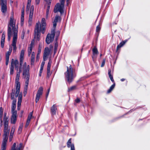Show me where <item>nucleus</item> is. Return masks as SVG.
<instances>
[{"label":"nucleus","mask_w":150,"mask_h":150,"mask_svg":"<svg viewBox=\"0 0 150 150\" xmlns=\"http://www.w3.org/2000/svg\"><path fill=\"white\" fill-rule=\"evenodd\" d=\"M24 59V57L20 56V67H22V65Z\"/></svg>","instance_id":"72a5a7b5"},{"label":"nucleus","mask_w":150,"mask_h":150,"mask_svg":"<svg viewBox=\"0 0 150 150\" xmlns=\"http://www.w3.org/2000/svg\"><path fill=\"white\" fill-rule=\"evenodd\" d=\"M61 20V17L58 15H56L54 21L57 23L58 22L60 21Z\"/></svg>","instance_id":"c756f323"},{"label":"nucleus","mask_w":150,"mask_h":150,"mask_svg":"<svg viewBox=\"0 0 150 150\" xmlns=\"http://www.w3.org/2000/svg\"><path fill=\"white\" fill-rule=\"evenodd\" d=\"M64 6L60 5L59 3H57L55 5L54 12L56 13L59 12L61 15L64 12Z\"/></svg>","instance_id":"0eeeda50"},{"label":"nucleus","mask_w":150,"mask_h":150,"mask_svg":"<svg viewBox=\"0 0 150 150\" xmlns=\"http://www.w3.org/2000/svg\"><path fill=\"white\" fill-rule=\"evenodd\" d=\"M17 31H16V30H15V34L13 36V40L12 43L11 44V46L13 47V52H15L16 51L17 47H16V42L17 40V37L16 35V33Z\"/></svg>","instance_id":"1a4fd4ad"},{"label":"nucleus","mask_w":150,"mask_h":150,"mask_svg":"<svg viewBox=\"0 0 150 150\" xmlns=\"http://www.w3.org/2000/svg\"><path fill=\"white\" fill-rule=\"evenodd\" d=\"M9 58H6V65H7L8 64L9 62Z\"/></svg>","instance_id":"3c124183"},{"label":"nucleus","mask_w":150,"mask_h":150,"mask_svg":"<svg viewBox=\"0 0 150 150\" xmlns=\"http://www.w3.org/2000/svg\"><path fill=\"white\" fill-rule=\"evenodd\" d=\"M13 134H10L9 136V141H11L13 137Z\"/></svg>","instance_id":"bf43d9fd"},{"label":"nucleus","mask_w":150,"mask_h":150,"mask_svg":"<svg viewBox=\"0 0 150 150\" xmlns=\"http://www.w3.org/2000/svg\"><path fill=\"white\" fill-rule=\"evenodd\" d=\"M7 141H3L1 144V150H6V148Z\"/></svg>","instance_id":"a878e982"},{"label":"nucleus","mask_w":150,"mask_h":150,"mask_svg":"<svg viewBox=\"0 0 150 150\" xmlns=\"http://www.w3.org/2000/svg\"><path fill=\"white\" fill-rule=\"evenodd\" d=\"M45 61H44L42 62V63H41V68H43V67H44V64H45Z\"/></svg>","instance_id":"13d9d810"},{"label":"nucleus","mask_w":150,"mask_h":150,"mask_svg":"<svg viewBox=\"0 0 150 150\" xmlns=\"http://www.w3.org/2000/svg\"><path fill=\"white\" fill-rule=\"evenodd\" d=\"M67 146L68 148L71 147V150H75L74 144H72L71 141H68L67 142Z\"/></svg>","instance_id":"5701e85b"},{"label":"nucleus","mask_w":150,"mask_h":150,"mask_svg":"<svg viewBox=\"0 0 150 150\" xmlns=\"http://www.w3.org/2000/svg\"><path fill=\"white\" fill-rule=\"evenodd\" d=\"M4 121V133H9V129L8 127V118H5L4 117L3 120Z\"/></svg>","instance_id":"9b49d317"},{"label":"nucleus","mask_w":150,"mask_h":150,"mask_svg":"<svg viewBox=\"0 0 150 150\" xmlns=\"http://www.w3.org/2000/svg\"><path fill=\"white\" fill-rule=\"evenodd\" d=\"M14 67L13 66L12 64H11L10 67V74L11 75H12L14 72Z\"/></svg>","instance_id":"f704fd0d"},{"label":"nucleus","mask_w":150,"mask_h":150,"mask_svg":"<svg viewBox=\"0 0 150 150\" xmlns=\"http://www.w3.org/2000/svg\"><path fill=\"white\" fill-rule=\"evenodd\" d=\"M3 110L2 107L0 108V121H1V123H2V118L3 115Z\"/></svg>","instance_id":"cd10ccee"},{"label":"nucleus","mask_w":150,"mask_h":150,"mask_svg":"<svg viewBox=\"0 0 150 150\" xmlns=\"http://www.w3.org/2000/svg\"><path fill=\"white\" fill-rule=\"evenodd\" d=\"M16 93H15V90L13 91L12 90V91L11 92V99L13 100L14 99H15L14 98V97L15 96L16 98H17L18 96L17 97H16Z\"/></svg>","instance_id":"7c9ffc66"},{"label":"nucleus","mask_w":150,"mask_h":150,"mask_svg":"<svg viewBox=\"0 0 150 150\" xmlns=\"http://www.w3.org/2000/svg\"><path fill=\"white\" fill-rule=\"evenodd\" d=\"M25 29H23L22 30V34H21V38L22 39H23L24 38V35L25 32Z\"/></svg>","instance_id":"58836bf2"},{"label":"nucleus","mask_w":150,"mask_h":150,"mask_svg":"<svg viewBox=\"0 0 150 150\" xmlns=\"http://www.w3.org/2000/svg\"><path fill=\"white\" fill-rule=\"evenodd\" d=\"M35 62V58H31V64L33 65L34 64Z\"/></svg>","instance_id":"a18cd8bd"},{"label":"nucleus","mask_w":150,"mask_h":150,"mask_svg":"<svg viewBox=\"0 0 150 150\" xmlns=\"http://www.w3.org/2000/svg\"><path fill=\"white\" fill-rule=\"evenodd\" d=\"M55 29H52L50 33H48L46 38V42L47 44H49L52 42L55 35Z\"/></svg>","instance_id":"423d86ee"},{"label":"nucleus","mask_w":150,"mask_h":150,"mask_svg":"<svg viewBox=\"0 0 150 150\" xmlns=\"http://www.w3.org/2000/svg\"><path fill=\"white\" fill-rule=\"evenodd\" d=\"M5 35L4 34V33H3L2 34L1 40L5 41Z\"/></svg>","instance_id":"de8ad7c7"},{"label":"nucleus","mask_w":150,"mask_h":150,"mask_svg":"<svg viewBox=\"0 0 150 150\" xmlns=\"http://www.w3.org/2000/svg\"><path fill=\"white\" fill-rule=\"evenodd\" d=\"M15 22L13 21V17L11 16L10 18V21L9 23V24L8 26V40L9 41L11 39V36L12 34L11 29L12 28V30L13 32L14 35L15 34V30H16L17 31L16 35H17L18 30L17 28L15 27Z\"/></svg>","instance_id":"7ed1b4c3"},{"label":"nucleus","mask_w":150,"mask_h":150,"mask_svg":"<svg viewBox=\"0 0 150 150\" xmlns=\"http://www.w3.org/2000/svg\"><path fill=\"white\" fill-rule=\"evenodd\" d=\"M30 66L28 65L27 66V64L26 62H24L23 65V75L25 74H30Z\"/></svg>","instance_id":"ddd939ff"},{"label":"nucleus","mask_w":150,"mask_h":150,"mask_svg":"<svg viewBox=\"0 0 150 150\" xmlns=\"http://www.w3.org/2000/svg\"><path fill=\"white\" fill-rule=\"evenodd\" d=\"M6 114H4V117H5V118H7V117H6Z\"/></svg>","instance_id":"774afa93"},{"label":"nucleus","mask_w":150,"mask_h":150,"mask_svg":"<svg viewBox=\"0 0 150 150\" xmlns=\"http://www.w3.org/2000/svg\"><path fill=\"white\" fill-rule=\"evenodd\" d=\"M49 94V92H47V93H46V99H47V97L48 96Z\"/></svg>","instance_id":"69168bd1"},{"label":"nucleus","mask_w":150,"mask_h":150,"mask_svg":"<svg viewBox=\"0 0 150 150\" xmlns=\"http://www.w3.org/2000/svg\"><path fill=\"white\" fill-rule=\"evenodd\" d=\"M9 133H4L3 135V140L7 141L8 139V135Z\"/></svg>","instance_id":"c85d7f7f"},{"label":"nucleus","mask_w":150,"mask_h":150,"mask_svg":"<svg viewBox=\"0 0 150 150\" xmlns=\"http://www.w3.org/2000/svg\"><path fill=\"white\" fill-rule=\"evenodd\" d=\"M59 2L60 5L64 6L65 0H59Z\"/></svg>","instance_id":"37998d69"},{"label":"nucleus","mask_w":150,"mask_h":150,"mask_svg":"<svg viewBox=\"0 0 150 150\" xmlns=\"http://www.w3.org/2000/svg\"><path fill=\"white\" fill-rule=\"evenodd\" d=\"M22 67H19V69L17 70V74L15 79V83L16 84V97L18 96L20 92V83L19 81L20 74L22 69Z\"/></svg>","instance_id":"39448f33"},{"label":"nucleus","mask_w":150,"mask_h":150,"mask_svg":"<svg viewBox=\"0 0 150 150\" xmlns=\"http://www.w3.org/2000/svg\"><path fill=\"white\" fill-rule=\"evenodd\" d=\"M60 33V31H58L56 32V41L57 40L59 36Z\"/></svg>","instance_id":"ea45409f"},{"label":"nucleus","mask_w":150,"mask_h":150,"mask_svg":"<svg viewBox=\"0 0 150 150\" xmlns=\"http://www.w3.org/2000/svg\"><path fill=\"white\" fill-rule=\"evenodd\" d=\"M24 8H22L21 10V25H23V24L24 21Z\"/></svg>","instance_id":"4be33fe9"},{"label":"nucleus","mask_w":150,"mask_h":150,"mask_svg":"<svg viewBox=\"0 0 150 150\" xmlns=\"http://www.w3.org/2000/svg\"><path fill=\"white\" fill-rule=\"evenodd\" d=\"M50 52V50L48 47H46L45 48L43 56V59L44 61L46 60L47 57L49 55Z\"/></svg>","instance_id":"2eb2a0df"},{"label":"nucleus","mask_w":150,"mask_h":150,"mask_svg":"<svg viewBox=\"0 0 150 150\" xmlns=\"http://www.w3.org/2000/svg\"><path fill=\"white\" fill-rule=\"evenodd\" d=\"M92 51L93 53V56H92V58L93 59L94 58H96V55L98 54V51L97 48L96 47H94Z\"/></svg>","instance_id":"b1692460"},{"label":"nucleus","mask_w":150,"mask_h":150,"mask_svg":"<svg viewBox=\"0 0 150 150\" xmlns=\"http://www.w3.org/2000/svg\"><path fill=\"white\" fill-rule=\"evenodd\" d=\"M23 146L22 143H20L19 146L16 145V143H13L11 147V150H21L23 149Z\"/></svg>","instance_id":"f8f14e48"},{"label":"nucleus","mask_w":150,"mask_h":150,"mask_svg":"<svg viewBox=\"0 0 150 150\" xmlns=\"http://www.w3.org/2000/svg\"><path fill=\"white\" fill-rule=\"evenodd\" d=\"M13 64V66L14 67V66L15 67L16 69L17 70L18 69V64L19 62L17 60H14L13 59L11 60V64Z\"/></svg>","instance_id":"f3484780"},{"label":"nucleus","mask_w":150,"mask_h":150,"mask_svg":"<svg viewBox=\"0 0 150 150\" xmlns=\"http://www.w3.org/2000/svg\"><path fill=\"white\" fill-rule=\"evenodd\" d=\"M47 3L48 4V6H49L50 8V5L51 3V1H49L48 2H47Z\"/></svg>","instance_id":"e2e57ef3"},{"label":"nucleus","mask_w":150,"mask_h":150,"mask_svg":"<svg viewBox=\"0 0 150 150\" xmlns=\"http://www.w3.org/2000/svg\"><path fill=\"white\" fill-rule=\"evenodd\" d=\"M52 62V61L51 58H50L47 64V77L48 78L52 74V72L50 71V68Z\"/></svg>","instance_id":"4468645a"},{"label":"nucleus","mask_w":150,"mask_h":150,"mask_svg":"<svg viewBox=\"0 0 150 150\" xmlns=\"http://www.w3.org/2000/svg\"><path fill=\"white\" fill-rule=\"evenodd\" d=\"M58 46V43L57 42V41L55 44L54 47V50L55 52H56V51H57V48Z\"/></svg>","instance_id":"a19ab883"},{"label":"nucleus","mask_w":150,"mask_h":150,"mask_svg":"<svg viewBox=\"0 0 150 150\" xmlns=\"http://www.w3.org/2000/svg\"><path fill=\"white\" fill-rule=\"evenodd\" d=\"M75 101L76 103H78L80 102V100L79 98H77L75 100Z\"/></svg>","instance_id":"4d7b16f0"},{"label":"nucleus","mask_w":150,"mask_h":150,"mask_svg":"<svg viewBox=\"0 0 150 150\" xmlns=\"http://www.w3.org/2000/svg\"><path fill=\"white\" fill-rule=\"evenodd\" d=\"M50 7L47 6V7L46 13V18H48L49 16V15L50 13Z\"/></svg>","instance_id":"c9c22d12"},{"label":"nucleus","mask_w":150,"mask_h":150,"mask_svg":"<svg viewBox=\"0 0 150 150\" xmlns=\"http://www.w3.org/2000/svg\"><path fill=\"white\" fill-rule=\"evenodd\" d=\"M64 75L66 80L69 83L71 82L76 76L75 69L70 65L69 67H67V71Z\"/></svg>","instance_id":"f03ea898"},{"label":"nucleus","mask_w":150,"mask_h":150,"mask_svg":"<svg viewBox=\"0 0 150 150\" xmlns=\"http://www.w3.org/2000/svg\"><path fill=\"white\" fill-rule=\"evenodd\" d=\"M34 44V43L32 41L30 44L29 47L28 48V55L29 56H30V54H31L33 46Z\"/></svg>","instance_id":"412c9836"},{"label":"nucleus","mask_w":150,"mask_h":150,"mask_svg":"<svg viewBox=\"0 0 150 150\" xmlns=\"http://www.w3.org/2000/svg\"><path fill=\"white\" fill-rule=\"evenodd\" d=\"M12 47L11 46H10L9 47V50L6 53V58H7L8 57V58H9V56L11 54L12 50Z\"/></svg>","instance_id":"bb28decb"},{"label":"nucleus","mask_w":150,"mask_h":150,"mask_svg":"<svg viewBox=\"0 0 150 150\" xmlns=\"http://www.w3.org/2000/svg\"><path fill=\"white\" fill-rule=\"evenodd\" d=\"M126 41H123L121 42L119 45H118L117 47L116 51H117L119 49L123 46L125 44Z\"/></svg>","instance_id":"393cba45"},{"label":"nucleus","mask_w":150,"mask_h":150,"mask_svg":"<svg viewBox=\"0 0 150 150\" xmlns=\"http://www.w3.org/2000/svg\"><path fill=\"white\" fill-rule=\"evenodd\" d=\"M21 100H22V98H21V97L20 96H19V97H18V107L19 106V102H20L21 103Z\"/></svg>","instance_id":"8fccbe9b"},{"label":"nucleus","mask_w":150,"mask_h":150,"mask_svg":"<svg viewBox=\"0 0 150 150\" xmlns=\"http://www.w3.org/2000/svg\"><path fill=\"white\" fill-rule=\"evenodd\" d=\"M40 0H35V3L37 4H39Z\"/></svg>","instance_id":"0e129e2a"},{"label":"nucleus","mask_w":150,"mask_h":150,"mask_svg":"<svg viewBox=\"0 0 150 150\" xmlns=\"http://www.w3.org/2000/svg\"><path fill=\"white\" fill-rule=\"evenodd\" d=\"M43 69V68H42L40 67V73H39V75L40 76H41V73L42 72Z\"/></svg>","instance_id":"6e6d98bb"},{"label":"nucleus","mask_w":150,"mask_h":150,"mask_svg":"<svg viewBox=\"0 0 150 150\" xmlns=\"http://www.w3.org/2000/svg\"><path fill=\"white\" fill-rule=\"evenodd\" d=\"M7 4L6 0H0L1 11L4 13H5L7 11Z\"/></svg>","instance_id":"6e6552de"},{"label":"nucleus","mask_w":150,"mask_h":150,"mask_svg":"<svg viewBox=\"0 0 150 150\" xmlns=\"http://www.w3.org/2000/svg\"><path fill=\"white\" fill-rule=\"evenodd\" d=\"M35 58V53L34 52H33L32 53V55H31V58Z\"/></svg>","instance_id":"680f3d73"},{"label":"nucleus","mask_w":150,"mask_h":150,"mask_svg":"<svg viewBox=\"0 0 150 150\" xmlns=\"http://www.w3.org/2000/svg\"><path fill=\"white\" fill-rule=\"evenodd\" d=\"M105 60L104 59L103 60V62L102 63V64H101V67H103L104 66V65L105 64Z\"/></svg>","instance_id":"603ef678"},{"label":"nucleus","mask_w":150,"mask_h":150,"mask_svg":"<svg viewBox=\"0 0 150 150\" xmlns=\"http://www.w3.org/2000/svg\"><path fill=\"white\" fill-rule=\"evenodd\" d=\"M32 0H28V3L27 4V9H29L30 6L31 5V2Z\"/></svg>","instance_id":"4c0bfd02"},{"label":"nucleus","mask_w":150,"mask_h":150,"mask_svg":"<svg viewBox=\"0 0 150 150\" xmlns=\"http://www.w3.org/2000/svg\"><path fill=\"white\" fill-rule=\"evenodd\" d=\"M120 80L122 81H123L125 80V79H121Z\"/></svg>","instance_id":"338daca9"},{"label":"nucleus","mask_w":150,"mask_h":150,"mask_svg":"<svg viewBox=\"0 0 150 150\" xmlns=\"http://www.w3.org/2000/svg\"><path fill=\"white\" fill-rule=\"evenodd\" d=\"M100 30V27L99 25L97 26L96 29V31L97 32H99Z\"/></svg>","instance_id":"79ce46f5"},{"label":"nucleus","mask_w":150,"mask_h":150,"mask_svg":"<svg viewBox=\"0 0 150 150\" xmlns=\"http://www.w3.org/2000/svg\"><path fill=\"white\" fill-rule=\"evenodd\" d=\"M51 111L52 115H54L56 114L57 110V106L55 104H54L51 107Z\"/></svg>","instance_id":"aec40b11"},{"label":"nucleus","mask_w":150,"mask_h":150,"mask_svg":"<svg viewBox=\"0 0 150 150\" xmlns=\"http://www.w3.org/2000/svg\"><path fill=\"white\" fill-rule=\"evenodd\" d=\"M43 89L42 87H40L38 91L35 98V102L37 103L39 101L40 97L43 93Z\"/></svg>","instance_id":"9d476101"},{"label":"nucleus","mask_w":150,"mask_h":150,"mask_svg":"<svg viewBox=\"0 0 150 150\" xmlns=\"http://www.w3.org/2000/svg\"><path fill=\"white\" fill-rule=\"evenodd\" d=\"M16 99H13L11 106L12 115L11 118V122L13 124H15L16 123L17 118V111L15 110L16 107Z\"/></svg>","instance_id":"20e7f679"},{"label":"nucleus","mask_w":150,"mask_h":150,"mask_svg":"<svg viewBox=\"0 0 150 150\" xmlns=\"http://www.w3.org/2000/svg\"><path fill=\"white\" fill-rule=\"evenodd\" d=\"M33 114V111L32 112H30V113L29 114L25 125L26 127H27L28 125L30 123V121L32 117V116Z\"/></svg>","instance_id":"6ab92c4d"},{"label":"nucleus","mask_w":150,"mask_h":150,"mask_svg":"<svg viewBox=\"0 0 150 150\" xmlns=\"http://www.w3.org/2000/svg\"><path fill=\"white\" fill-rule=\"evenodd\" d=\"M23 78L26 80L25 82V86L26 88H27L29 84V81L30 79V74H25L23 75Z\"/></svg>","instance_id":"dca6fc26"},{"label":"nucleus","mask_w":150,"mask_h":150,"mask_svg":"<svg viewBox=\"0 0 150 150\" xmlns=\"http://www.w3.org/2000/svg\"><path fill=\"white\" fill-rule=\"evenodd\" d=\"M76 86H73L68 88V91L69 92L76 89Z\"/></svg>","instance_id":"e433bc0d"},{"label":"nucleus","mask_w":150,"mask_h":150,"mask_svg":"<svg viewBox=\"0 0 150 150\" xmlns=\"http://www.w3.org/2000/svg\"><path fill=\"white\" fill-rule=\"evenodd\" d=\"M24 52L25 50H22L21 52L20 56L24 57Z\"/></svg>","instance_id":"49530a36"},{"label":"nucleus","mask_w":150,"mask_h":150,"mask_svg":"<svg viewBox=\"0 0 150 150\" xmlns=\"http://www.w3.org/2000/svg\"><path fill=\"white\" fill-rule=\"evenodd\" d=\"M23 126L22 125H20V126L18 128V132H17L18 134H20L21 133L22 131V129H23Z\"/></svg>","instance_id":"2f4dec72"},{"label":"nucleus","mask_w":150,"mask_h":150,"mask_svg":"<svg viewBox=\"0 0 150 150\" xmlns=\"http://www.w3.org/2000/svg\"><path fill=\"white\" fill-rule=\"evenodd\" d=\"M15 130V127H13L11 129V132L10 134H13Z\"/></svg>","instance_id":"c03bdc74"},{"label":"nucleus","mask_w":150,"mask_h":150,"mask_svg":"<svg viewBox=\"0 0 150 150\" xmlns=\"http://www.w3.org/2000/svg\"><path fill=\"white\" fill-rule=\"evenodd\" d=\"M108 74L109 76H112V75L111 70V69H109L108 70Z\"/></svg>","instance_id":"5fc2aeb1"},{"label":"nucleus","mask_w":150,"mask_h":150,"mask_svg":"<svg viewBox=\"0 0 150 150\" xmlns=\"http://www.w3.org/2000/svg\"><path fill=\"white\" fill-rule=\"evenodd\" d=\"M46 26L45 19L42 18L41 20V24L37 23L36 24L34 30V38L37 41L40 40V33L44 34L45 31Z\"/></svg>","instance_id":"f257e3e1"},{"label":"nucleus","mask_w":150,"mask_h":150,"mask_svg":"<svg viewBox=\"0 0 150 150\" xmlns=\"http://www.w3.org/2000/svg\"><path fill=\"white\" fill-rule=\"evenodd\" d=\"M34 8V6H32L30 8L29 16V22H31L32 21L33 14Z\"/></svg>","instance_id":"a211bd4d"},{"label":"nucleus","mask_w":150,"mask_h":150,"mask_svg":"<svg viewBox=\"0 0 150 150\" xmlns=\"http://www.w3.org/2000/svg\"><path fill=\"white\" fill-rule=\"evenodd\" d=\"M53 27L54 28V29L55 30V28L57 24V22H55L54 21L53 22Z\"/></svg>","instance_id":"864d4df0"},{"label":"nucleus","mask_w":150,"mask_h":150,"mask_svg":"<svg viewBox=\"0 0 150 150\" xmlns=\"http://www.w3.org/2000/svg\"><path fill=\"white\" fill-rule=\"evenodd\" d=\"M4 41L1 40V47L3 48L4 46Z\"/></svg>","instance_id":"09e8293b"},{"label":"nucleus","mask_w":150,"mask_h":150,"mask_svg":"<svg viewBox=\"0 0 150 150\" xmlns=\"http://www.w3.org/2000/svg\"><path fill=\"white\" fill-rule=\"evenodd\" d=\"M115 86V83L112 85L110 87L109 89L107 91V93H110L113 89L114 87Z\"/></svg>","instance_id":"473e14b6"},{"label":"nucleus","mask_w":150,"mask_h":150,"mask_svg":"<svg viewBox=\"0 0 150 150\" xmlns=\"http://www.w3.org/2000/svg\"><path fill=\"white\" fill-rule=\"evenodd\" d=\"M111 81L112 82H114V80L113 79V76H109Z\"/></svg>","instance_id":"052dcab7"}]
</instances>
